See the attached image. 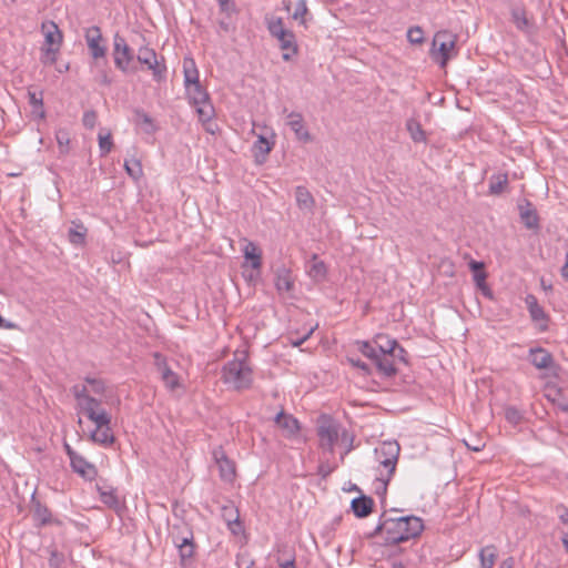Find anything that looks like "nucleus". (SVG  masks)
I'll list each match as a JSON object with an SVG mask.
<instances>
[{
  "label": "nucleus",
  "mask_w": 568,
  "mask_h": 568,
  "mask_svg": "<svg viewBox=\"0 0 568 568\" xmlns=\"http://www.w3.org/2000/svg\"><path fill=\"white\" fill-rule=\"evenodd\" d=\"M71 392L80 412L95 425V430L91 433V439L105 446L113 444L114 436L110 426L111 416L104 408H101V402L89 396L84 386H73Z\"/></svg>",
  "instance_id": "obj_1"
},
{
  "label": "nucleus",
  "mask_w": 568,
  "mask_h": 568,
  "mask_svg": "<svg viewBox=\"0 0 568 568\" xmlns=\"http://www.w3.org/2000/svg\"><path fill=\"white\" fill-rule=\"evenodd\" d=\"M399 453L400 447L395 440L383 442L374 449L377 462V466L375 467V480L376 491L378 494L386 493L387 486L395 474Z\"/></svg>",
  "instance_id": "obj_2"
},
{
  "label": "nucleus",
  "mask_w": 568,
  "mask_h": 568,
  "mask_svg": "<svg viewBox=\"0 0 568 568\" xmlns=\"http://www.w3.org/2000/svg\"><path fill=\"white\" fill-rule=\"evenodd\" d=\"M222 379L236 390L246 389L252 385L253 372L245 354H242V357H235L223 366Z\"/></svg>",
  "instance_id": "obj_3"
},
{
  "label": "nucleus",
  "mask_w": 568,
  "mask_h": 568,
  "mask_svg": "<svg viewBox=\"0 0 568 568\" xmlns=\"http://www.w3.org/2000/svg\"><path fill=\"white\" fill-rule=\"evenodd\" d=\"M265 24L270 34L277 40L281 50L284 51L283 60L291 61L292 57L298 53V44L294 32L285 28L284 20L281 17L266 16Z\"/></svg>",
  "instance_id": "obj_4"
},
{
  "label": "nucleus",
  "mask_w": 568,
  "mask_h": 568,
  "mask_svg": "<svg viewBox=\"0 0 568 568\" xmlns=\"http://www.w3.org/2000/svg\"><path fill=\"white\" fill-rule=\"evenodd\" d=\"M424 521L417 516H393L384 514L374 532H423Z\"/></svg>",
  "instance_id": "obj_5"
},
{
  "label": "nucleus",
  "mask_w": 568,
  "mask_h": 568,
  "mask_svg": "<svg viewBox=\"0 0 568 568\" xmlns=\"http://www.w3.org/2000/svg\"><path fill=\"white\" fill-rule=\"evenodd\" d=\"M44 43L41 48L40 60L43 64L51 65L57 61L63 36L54 21H44L41 24Z\"/></svg>",
  "instance_id": "obj_6"
},
{
  "label": "nucleus",
  "mask_w": 568,
  "mask_h": 568,
  "mask_svg": "<svg viewBox=\"0 0 568 568\" xmlns=\"http://www.w3.org/2000/svg\"><path fill=\"white\" fill-rule=\"evenodd\" d=\"M456 42V34L447 30L436 32L433 39L432 57L445 67L449 59L457 55Z\"/></svg>",
  "instance_id": "obj_7"
},
{
  "label": "nucleus",
  "mask_w": 568,
  "mask_h": 568,
  "mask_svg": "<svg viewBox=\"0 0 568 568\" xmlns=\"http://www.w3.org/2000/svg\"><path fill=\"white\" fill-rule=\"evenodd\" d=\"M341 425L329 416L323 415L317 422V436L320 440V447L334 453V446L337 443L341 435Z\"/></svg>",
  "instance_id": "obj_8"
},
{
  "label": "nucleus",
  "mask_w": 568,
  "mask_h": 568,
  "mask_svg": "<svg viewBox=\"0 0 568 568\" xmlns=\"http://www.w3.org/2000/svg\"><path fill=\"white\" fill-rule=\"evenodd\" d=\"M190 101L196 106V112L202 122H209L213 118L214 109L209 100V94L200 82L185 87Z\"/></svg>",
  "instance_id": "obj_9"
},
{
  "label": "nucleus",
  "mask_w": 568,
  "mask_h": 568,
  "mask_svg": "<svg viewBox=\"0 0 568 568\" xmlns=\"http://www.w3.org/2000/svg\"><path fill=\"white\" fill-rule=\"evenodd\" d=\"M136 60L144 65L146 70L152 72L155 81H161L165 78L166 67L164 59H159L156 52L152 48L148 45L140 47L136 53Z\"/></svg>",
  "instance_id": "obj_10"
},
{
  "label": "nucleus",
  "mask_w": 568,
  "mask_h": 568,
  "mask_svg": "<svg viewBox=\"0 0 568 568\" xmlns=\"http://www.w3.org/2000/svg\"><path fill=\"white\" fill-rule=\"evenodd\" d=\"M133 59L134 53L124 37L115 33L113 37V60L115 68L126 73L130 70V64Z\"/></svg>",
  "instance_id": "obj_11"
},
{
  "label": "nucleus",
  "mask_w": 568,
  "mask_h": 568,
  "mask_svg": "<svg viewBox=\"0 0 568 568\" xmlns=\"http://www.w3.org/2000/svg\"><path fill=\"white\" fill-rule=\"evenodd\" d=\"M154 366L160 374L161 381L163 382L165 388L170 392H174L182 386L180 376L173 372L171 366L168 363V358L155 352L153 354Z\"/></svg>",
  "instance_id": "obj_12"
},
{
  "label": "nucleus",
  "mask_w": 568,
  "mask_h": 568,
  "mask_svg": "<svg viewBox=\"0 0 568 568\" xmlns=\"http://www.w3.org/2000/svg\"><path fill=\"white\" fill-rule=\"evenodd\" d=\"M84 38L93 59H102L106 54V47L103 44L101 29L92 26L85 30Z\"/></svg>",
  "instance_id": "obj_13"
},
{
  "label": "nucleus",
  "mask_w": 568,
  "mask_h": 568,
  "mask_svg": "<svg viewBox=\"0 0 568 568\" xmlns=\"http://www.w3.org/2000/svg\"><path fill=\"white\" fill-rule=\"evenodd\" d=\"M212 456L219 468L221 479L226 483H232L236 475L235 464L226 456L222 447L214 448Z\"/></svg>",
  "instance_id": "obj_14"
},
{
  "label": "nucleus",
  "mask_w": 568,
  "mask_h": 568,
  "mask_svg": "<svg viewBox=\"0 0 568 568\" xmlns=\"http://www.w3.org/2000/svg\"><path fill=\"white\" fill-rule=\"evenodd\" d=\"M286 124L294 132L295 138L303 142L310 143L312 142V135L308 130L305 128L303 115L298 112H290L287 114Z\"/></svg>",
  "instance_id": "obj_15"
},
{
  "label": "nucleus",
  "mask_w": 568,
  "mask_h": 568,
  "mask_svg": "<svg viewBox=\"0 0 568 568\" xmlns=\"http://www.w3.org/2000/svg\"><path fill=\"white\" fill-rule=\"evenodd\" d=\"M174 544L179 548L180 564L183 568H187L191 565L193 556L195 554V544L193 535L184 537L182 539H174Z\"/></svg>",
  "instance_id": "obj_16"
},
{
  "label": "nucleus",
  "mask_w": 568,
  "mask_h": 568,
  "mask_svg": "<svg viewBox=\"0 0 568 568\" xmlns=\"http://www.w3.org/2000/svg\"><path fill=\"white\" fill-rule=\"evenodd\" d=\"M70 465L74 473L79 474L87 480H93L97 477V468L81 455L72 456Z\"/></svg>",
  "instance_id": "obj_17"
},
{
  "label": "nucleus",
  "mask_w": 568,
  "mask_h": 568,
  "mask_svg": "<svg viewBox=\"0 0 568 568\" xmlns=\"http://www.w3.org/2000/svg\"><path fill=\"white\" fill-rule=\"evenodd\" d=\"M275 424L283 430L284 436L291 438L300 432L298 420L290 414L280 412L274 419Z\"/></svg>",
  "instance_id": "obj_18"
},
{
  "label": "nucleus",
  "mask_w": 568,
  "mask_h": 568,
  "mask_svg": "<svg viewBox=\"0 0 568 568\" xmlns=\"http://www.w3.org/2000/svg\"><path fill=\"white\" fill-rule=\"evenodd\" d=\"M528 359L538 369H548L554 366L552 355L541 347L530 348Z\"/></svg>",
  "instance_id": "obj_19"
},
{
  "label": "nucleus",
  "mask_w": 568,
  "mask_h": 568,
  "mask_svg": "<svg viewBox=\"0 0 568 568\" xmlns=\"http://www.w3.org/2000/svg\"><path fill=\"white\" fill-rule=\"evenodd\" d=\"M374 365L378 373L385 378H392L397 374L394 355L378 353V357L375 359Z\"/></svg>",
  "instance_id": "obj_20"
},
{
  "label": "nucleus",
  "mask_w": 568,
  "mask_h": 568,
  "mask_svg": "<svg viewBox=\"0 0 568 568\" xmlns=\"http://www.w3.org/2000/svg\"><path fill=\"white\" fill-rule=\"evenodd\" d=\"M275 560L281 568H295L294 549L288 544H278Z\"/></svg>",
  "instance_id": "obj_21"
},
{
  "label": "nucleus",
  "mask_w": 568,
  "mask_h": 568,
  "mask_svg": "<svg viewBox=\"0 0 568 568\" xmlns=\"http://www.w3.org/2000/svg\"><path fill=\"white\" fill-rule=\"evenodd\" d=\"M244 258L250 261L253 270L260 271L262 267V252L258 246L252 241H245V245L242 248Z\"/></svg>",
  "instance_id": "obj_22"
},
{
  "label": "nucleus",
  "mask_w": 568,
  "mask_h": 568,
  "mask_svg": "<svg viewBox=\"0 0 568 568\" xmlns=\"http://www.w3.org/2000/svg\"><path fill=\"white\" fill-rule=\"evenodd\" d=\"M374 506V500L368 496H361L354 498L351 503V508L356 517L363 518L368 516Z\"/></svg>",
  "instance_id": "obj_23"
},
{
  "label": "nucleus",
  "mask_w": 568,
  "mask_h": 568,
  "mask_svg": "<svg viewBox=\"0 0 568 568\" xmlns=\"http://www.w3.org/2000/svg\"><path fill=\"white\" fill-rule=\"evenodd\" d=\"M520 219L527 229H535L538 226V215L530 202L519 205Z\"/></svg>",
  "instance_id": "obj_24"
},
{
  "label": "nucleus",
  "mask_w": 568,
  "mask_h": 568,
  "mask_svg": "<svg viewBox=\"0 0 568 568\" xmlns=\"http://www.w3.org/2000/svg\"><path fill=\"white\" fill-rule=\"evenodd\" d=\"M275 287L280 294L292 292L294 281L288 270L283 268L277 272L275 277Z\"/></svg>",
  "instance_id": "obj_25"
},
{
  "label": "nucleus",
  "mask_w": 568,
  "mask_h": 568,
  "mask_svg": "<svg viewBox=\"0 0 568 568\" xmlns=\"http://www.w3.org/2000/svg\"><path fill=\"white\" fill-rule=\"evenodd\" d=\"M183 73L185 87L200 82L199 70L193 58L185 57L183 59Z\"/></svg>",
  "instance_id": "obj_26"
},
{
  "label": "nucleus",
  "mask_w": 568,
  "mask_h": 568,
  "mask_svg": "<svg viewBox=\"0 0 568 568\" xmlns=\"http://www.w3.org/2000/svg\"><path fill=\"white\" fill-rule=\"evenodd\" d=\"M32 518L39 527H44L53 521L50 510L39 501L33 504Z\"/></svg>",
  "instance_id": "obj_27"
},
{
  "label": "nucleus",
  "mask_w": 568,
  "mask_h": 568,
  "mask_svg": "<svg viewBox=\"0 0 568 568\" xmlns=\"http://www.w3.org/2000/svg\"><path fill=\"white\" fill-rule=\"evenodd\" d=\"M397 341L386 335L378 334L374 338V344L377 346L378 353L394 355L396 354Z\"/></svg>",
  "instance_id": "obj_28"
},
{
  "label": "nucleus",
  "mask_w": 568,
  "mask_h": 568,
  "mask_svg": "<svg viewBox=\"0 0 568 568\" xmlns=\"http://www.w3.org/2000/svg\"><path fill=\"white\" fill-rule=\"evenodd\" d=\"M272 151V144L263 135H258L253 144V153L256 162L263 163L266 155Z\"/></svg>",
  "instance_id": "obj_29"
},
{
  "label": "nucleus",
  "mask_w": 568,
  "mask_h": 568,
  "mask_svg": "<svg viewBox=\"0 0 568 568\" xmlns=\"http://www.w3.org/2000/svg\"><path fill=\"white\" fill-rule=\"evenodd\" d=\"M526 304L532 321L538 323L547 322V315L534 295H528L526 297Z\"/></svg>",
  "instance_id": "obj_30"
},
{
  "label": "nucleus",
  "mask_w": 568,
  "mask_h": 568,
  "mask_svg": "<svg viewBox=\"0 0 568 568\" xmlns=\"http://www.w3.org/2000/svg\"><path fill=\"white\" fill-rule=\"evenodd\" d=\"M295 199L297 206L301 210L312 211L314 206V199L311 192L305 186H297L295 189Z\"/></svg>",
  "instance_id": "obj_31"
},
{
  "label": "nucleus",
  "mask_w": 568,
  "mask_h": 568,
  "mask_svg": "<svg viewBox=\"0 0 568 568\" xmlns=\"http://www.w3.org/2000/svg\"><path fill=\"white\" fill-rule=\"evenodd\" d=\"M28 100L30 105L32 106V113L39 119H44L45 111L43 109V94L42 92L37 91H28Z\"/></svg>",
  "instance_id": "obj_32"
},
{
  "label": "nucleus",
  "mask_w": 568,
  "mask_h": 568,
  "mask_svg": "<svg viewBox=\"0 0 568 568\" xmlns=\"http://www.w3.org/2000/svg\"><path fill=\"white\" fill-rule=\"evenodd\" d=\"M508 184V175L506 173L495 174L489 180V192L499 195L504 192Z\"/></svg>",
  "instance_id": "obj_33"
},
{
  "label": "nucleus",
  "mask_w": 568,
  "mask_h": 568,
  "mask_svg": "<svg viewBox=\"0 0 568 568\" xmlns=\"http://www.w3.org/2000/svg\"><path fill=\"white\" fill-rule=\"evenodd\" d=\"M497 557V549L495 546H486L479 552L481 568H493Z\"/></svg>",
  "instance_id": "obj_34"
},
{
  "label": "nucleus",
  "mask_w": 568,
  "mask_h": 568,
  "mask_svg": "<svg viewBox=\"0 0 568 568\" xmlns=\"http://www.w3.org/2000/svg\"><path fill=\"white\" fill-rule=\"evenodd\" d=\"M99 150L101 156L109 154L113 148L112 134L105 129H101L98 135Z\"/></svg>",
  "instance_id": "obj_35"
},
{
  "label": "nucleus",
  "mask_w": 568,
  "mask_h": 568,
  "mask_svg": "<svg viewBox=\"0 0 568 568\" xmlns=\"http://www.w3.org/2000/svg\"><path fill=\"white\" fill-rule=\"evenodd\" d=\"M511 20L520 31H526L529 29V21L526 16V11L524 8L515 7L511 9Z\"/></svg>",
  "instance_id": "obj_36"
},
{
  "label": "nucleus",
  "mask_w": 568,
  "mask_h": 568,
  "mask_svg": "<svg viewBox=\"0 0 568 568\" xmlns=\"http://www.w3.org/2000/svg\"><path fill=\"white\" fill-rule=\"evenodd\" d=\"M55 140L58 143L59 152L62 155H67L70 152V133L67 129H59L55 132Z\"/></svg>",
  "instance_id": "obj_37"
},
{
  "label": "nucleus",
  "mask_w": 568,
  "mask_h": 568,
  "mask_svg": "<svg viewBox=\"0 0 568 568\" xmlns=\"http://www.w3.org/2000/svg\"><path fill=\"white\" fill-rule=\"evenodd\" d=\"M406 128L414 142L419 143L426 141V134L417 121L408 120L406 123Z\"/></svg>",
  "instance_id": "obj_38"
},
{
  "label": "nucleus",
  "mask_w": 568,
  "mask_h": 568,
  "mask_svg": "<svg viewBox=\"0 0 568 568\" xmlns=\"http://www.w3.org/2000/svg\"><path fill=\"white\" fill-rule=\"evenodd\" d=\"M74 224V227L69 230V241L72 244L81 245L84 243L87 229L82 224Z\"/></svg>",
  "instance_id": "obj_39"
},
{
  "label": "nucleus",
  "mask_w": 568,
  "mask_h": 568,
  "mask_svg": "<svg viewBox=\"0 0 568 568\" xmlns=\"http://www.w3.org/2000/svg\"><path fill=\"white\" fill-rule=\"evenodd\" d=\"M359 352L369 358L373 363L378 357V349L377 346L373 342L362 341L357 342Z\"/></svg>",
  "instance_id": "obj_40"
},
{
  "label": "nucleus",
  "mask_w": 568,
  "mask_h": 568,
  "mask_svg": "<svg viewBox=\"0 0 568 568\" xmlns=\"http://www.w3.org/2000/svg\"><path fill=\"white\" fill-rule=\"evenodd\" d=\"M308 275L316 281L323 280L326 275V266L324 262L317 261L316 256H314L313 263L308 268Z\"/></svg>",
  "instance_id": "obj_41"
},
{
  "label": "nucleus",
  "mask_w": 568,
  "mask_h": 568,
  "mask_svg": "<svg viewBox=\"0 0 568 568\" xmlns=\"http://www.w3.org/2000/svg\"><path fill=\"white\" fill-rule=\"evenodd\" d=\"M124 169L134 180H139L143 174L141 162L136 159L125 160Z\"/></svg>",
  "instance_id": "obj_42"
},
{
  "label": "nucleus",
  "mask_w": 568,
  "mask_h": 568,
  "mask_svg": "<svg viewBox=\"0 0 568 568\" xmlns=\"http://www.w3.org/2000/svg\"><path fill=\"white\" fill-rule=\"evenodd\" d=\"M84 382L85 384H83L82 386H84L88 389L89 396L91 397H93L91 395L92 393L102 394L105 389V385L102 379L85 377Z\"/></svg>",
  "instance_id": "obj_43"
},
{
  "label": "nucleus",
  "mask_w": 568,
  "mask_h": 568,
  "mask_svg": "<svg viewBox=\"0 0 568 568\" xmlns=\"http://www.w3.org/2000/svg\"><path fill=\"white\" fill-rule=\"evenodd\" d=\"M487 274L485 272H476L474 274V282L476 286L481 291V293L488 297L493 298V292L486 284Z\"/></svg>",
  "instance_id": "obj_44"
},
{
  "label": "nucleus",
  "mask_w": 568,
  "mask_h": 568,
  "mask_svg": "<svg viewBox=\"0 0 568 568\" xmlns=\"http://www.w3.org/2000/svg\"><path fill=\"white\" fill-rule=\"evenodd\" d=\"M307 12H308V9H307L306 1L298 0L295 4V10L293 12L292 18L294 20H300L301 24L306 26V21H305L304 17L307 14Z\"/></svg>",
  "instance_id": "obj_45"
},
{
  "label": "nucleus",
  "mask_w": 568,
  "mask_h": 568,
  "mask_svg": "<svg viewBox=\"0 0 568 568\" xmlns=\"http://www.w3.org/2000/svg\"><path fill=\"white\" fill-rule=\"evenodd\" d=\"M407 40L412 44H422L425 41L423 29L418 26L410 27L407 30Z\"/></svg>",
  "instance_id": "obj_46"
},
{
  "label": "nucleus",
  "mask_w": 568,
  "mask_h": 568,
  "mask_svg": "<svg viewBox=\"0 0 568 568\" xmlns=\"http://www.w3.org/2000/svg\"><path fill=\"white\" fill-rule=\"evenodd\" d=\"M101 500L103 504L115 507L119 504L118 497L114 493V490H102V488H99Z\"/></svg>",
  "instance_id": "obj_47"
},
{
  "label": "nucleus",
  "mask_w": 568,
  "mask_h": 568,
  "mask_svg": "<svg viewBox=\"0 0 568 568\" xmlns=\"http://www.w3.org/2000/svg\"><path fill=\"white\" fill-rule=\"evenodd\" d=\"M64 564V555L57 549L50 551L49 565L51 568H62Z\"/></svg>",
  "instance_id": "obj_48"
},
{
  "label": "nucleus",
  "mask_w": 568,
  "mask_h": 568,
  "mask_svg": "<svg viewBox=\"0 0 568 568\" xmlns=\"http://www.w3.org/2000/svg\"><path fill=\"white\" fill-rule=\"evenodd\" d=\"M505 417L513 425L519 424L523 419L521 413L516 407H507L505 410Z\"/></svg>",
  "instance_id": "obj_49"
},
{
  "label": "nucleus",
  "mask_w": 568,
  "mask_h": 568,
  "mask_svg": "<svg viewBox=\"0 0 568 568\" xmlns=\"http://www.w3.org/2000/svg\"><path fill=\"white\" fill-rule=\"evenodd\" d=\"M254 565V561L250 558V555L246 551L239 552L236 556V567L237 568H251Z\"/></svg>",
  "instance_id": "obj_50"
},
{
  "label": "nucleus",
  "mask_w": 568,
  "mask_h": 568,
  "mask_svg": "<svg viewBox=\"0 0 568 568\" xmlns=\"http://www.w3.org/2000/svg\"><path fill=\"white\" fill-rule=\"evenodd\" d=\"M98 115L95 111H85L82 118V123L87 129H93L97 124Z\"/></svg>",
  "instance_id": "obj_51"
},
{
  "label": "nucleus",
  "mask_w": 568,
  "mask_h": 568,
  "mask_svg": "<svg viewBox=\"0 0 568 568\" xmlns=\"http://www.w3.org/2000/svg\"><path fill=\"white\" fill-rule=\"evenodd\" d=\"M349 363L354 367L359 368L361 371L365 372L366 374L371 373L369 366L366 363H364L363 361H361V359L349 358Z\"/></svg>",
  "instance_id": "obj_52"
},
{
  "label": "nucleus",
  "mask_w": 568,
  "mask_h": 568,
  "mask_svg": "<svg viewBox=\"0 0 568 568\" xmlns=\"http://www.w3.org/2000/svg\"><path fill=\"white\" fill-rule=\"evenodd\" d=\"M406 355H407V352L404 349V347H402L398 343H397V346H396V354H394V361L395 359H398L403 363H407V358H406Z\"/></svg>",
  "instance_id": "obj_53"
},
{
  "label": "nucleus",
  "mask_w": 568,
  "mask_h": 568,
  "mask_svg": "<svg viewBox=\"0 0 568 568\" xmlns=\"http://www.w3.org/2000/svg\"><path fill=\"white\" fill-rule=\"evenodd\" d=\"M335 469V467H332L329 466L328 464H321L318 466V474L323 477V478H326L329 474L333 473V470Z\"/></svg>",
  "instance_id": "obj_54"
},
{
  "label": "nucleus",
  "mask_w": 568,
  "mask_h": 568,
  "mask_svg": "<svg viewBox=\"0 0 568 568\" xmlns=\"http://www.w3.org/2000/svg\"><path fill=\"white\" fill-rule=\"evenodd\" d=\"M417 535H397L396 537H393L392 539H386L388 542H392V544H400V542H405L407 540H409L410 537H416Z\"/></svg>",
  "instance_id": "obj_55"
},
{
  "label": "nucleus",
  "mask_w": 568,
  "mask_h": 568,
  "mask_svg": "<svg viewBox=\"0 0 568 568\" xmlns=\"http://www.w3.org/2000/svg\"><path fill=\"white\" fill-rule=\"evenodd\" d=\"M556 513L558 515V517L560 518V520L562 523H567L568 521V510L567 508H565L564 506H557L556 507Z\"/></svg>",
  "instance_id": "obj_56"
},
{
  "label": "nucleus",
  "mask_w": 568,
  "mask_h": 568,
  "mask_svg": "<svg viewBox=\"0 0 568 568\" xmlns=\"http://www.w3.org/2000/svg\"><path fill=\"white\" fill-rule=\"evenodd\" d=\"M139 121L143 124L152 126V119L144 112H138Z\"/></svg>",
  "instance_id": "obj_57"
},
{
  "label": "nucleus",
  "mask_w": 568,
  "mask_h": 568,
  "mask_svg": "<svg viewBox=\"0 0 568 568\" xmlns=\"http://www.w3.org/2000/svg\"><path fill=\"white\" fill-rule=\"evenodd\" d=\"M469 267L474 274L476 272H484V263L483 262L471 261L469 263Z\"/></svg>",
  "instance_id": "obj_58"
},
{
  "label": "nucleus",
  "mask_w": 568,
  "mask_h": 568,
  "mask_svg": "<svg viewBox=\"0 0 568 568\" xmlns=\"http://www.w3.org/2000/svg\"><path fill=\"white\" fill-rule=\"evenodd\" d=\"M17 325L12 322H8L6 321L1 315H0V328H6V329H13L16 328Z\"/></svg>",
  "instance_id": "obj_59"
},
{
  "label": "nucleus",
  "mask_w": 568,
  "mask_h": 568,
  "mask_svg": "<svg viewBox=\"0 0 568 568\" xmlns=\"http://www.w3.org/2000/svg\"><path fill=\"white\" fill-rule=\"evenodd\" d=\"M313 331H314V329H313V328H311V329L308 331V333H307L305 336H303L302 338H297V339L292 341V344H293L294 346H300V345H302V344H303V343H304V342L310 337V335L313 333Z\"/></svg>",
  "instance_id": "obj_60"
},
{
  "label": "nucleus",
  "mask_w": 568,
  "mask_h": 568,
  "mask_svg": "<svg viewBox=\"0 0 568 568\" xmlns=\"http://www.w3.org/2000/svg\"><path fill=\"white\" fill-rule=\"evenodd\" d=\"M233 525L239 526V516L236 515L235 518L232 520L231 518H227V528L231 530L232 534H235V529L233 528Z\"/></svg>",
  "instance_id": "obj_61"
},
{
  "label": "nucleus",
  "mask_w": 568,
  "mask_h": 568,
  "mask_svg": "<svg viewBox=\"0 0 568 568\" xmlns=\"http://www.w3.org/2000/svg\"><path fill=\"white\" fill-rule=\"evenodd\" d=\"M465 444H466V446H467L469 449H471V450H474V452H480V450L483 449V447H484V445H483V444H480L479 442H478L477 444H473V445H469L467 442H465Z\"/></svg>",
  "instance_id": "obj_62"
},
{
  "label": "nucleus",
  "mask_w": 568,
  "mask_h": 568,
  "mask_svg": "<svg viewBox=\"0 0 568 568\" xmlns=\"http://www.w3.org/2000/svg\"><path fill=\"white\" fill-rule=\"evenodd\" d=\"M561 275H562L564 278L568 280V253H567V256H566V262H565V264L561 267Z\"/></svg>",
  "instance_id": "obj_63"
},
{
  "label": "nucleus",
  "mask_w": 568,
  "mask_h": 568,
  "mask_svg": "<svg viewBox=\"0 0 568 568\" xmlns=\"http://www.w3.org/2000/svg\"><path fill=\"white\" fill-rule=\"evenodd\" d=\"M64 448H65V452L70 458V460L72 459V456H77L79 455L77 452H74L71 446L69 444H64Z\"/></svg>",
  "instance_id": "obj_64"
}]
</instances>
